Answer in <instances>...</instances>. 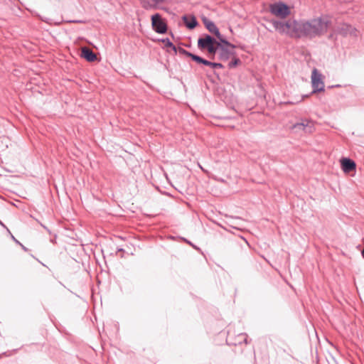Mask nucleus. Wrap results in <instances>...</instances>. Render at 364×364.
I'll return each mask as SVG.
<instances>
[{
    "label": "nucleus",
    "instance_id": "1",
    "mask_svg": "<svg viewBox=\"0 0 364 364\" xmlns=\"http://www.w3.org/2000/svg\"><path fill=\"white\" fill-rule=\"evenodd\" d=\"M273 25L279 33L288 34L291 37L313 38L326 33L330 21L327 17H320L310 21L289 19L284 23L274 21Z\"/></svg>",
    "mask_w": 364,
    "mask_h": 364
},
{
    "label": "nucleus",
    "instance_id": "2",
    "mask_svg": "<svg viewBox=\"0 0 364 364\" xmlns=\"http://www.w3.org/2000/svg\"><path fill=\"white\" fill-rule=\"evenodd\" d=\"M218 43L210 36L206 35L203 38H200L198 41V46L200 49H207L210 58H214L216 53L218 50Z\"/></svg>",
    "mask_w": 364,
    "mask_h": 364
},
{
    "label": "nucleus",
    "instance_id": "3",
    "mask_svg": "<svg viewBox=\"0 0 364 364\" xmlns=\"http://www.w3.org/2000/svg\"><path fill=\"white\" fill-rule=\"evenodd\" d=\"M221 43H218V48L219 51V58L222 60H226L233 55V50L235 46L223 38L220 40Z\"/></svg>",
    "mask_w": 364,
    "mask_h": 364
},
{
    "label": "nucleus",
    "instance_id": "4",
    "mask_svg": "<svg viewBox=\"0 0 364 364\" xmlns=\"http://www.w3.org/2000/svg\"><path fill=\"white\" fill-rule=\"evenodd\" d=\"M269 9L273 15L282 18L287 17L290 13L289 7L282 2L271 4Z\"/></svg>",
    "mask_w": 364,
    "mask_h": 364
},
{
    "label": "nucleus",
    "instance_id": "5",
    "mask_svg": "<svg viewBox=\"0 0 364 364\" xmlns=\"http://www.w3.org/2000/svg\"><path fill=\"white\" fill-rule=\"evenodd\" d=\"M311 84L313 92H321L324 90V82L323 75L317 69L314 68L311 73Z\"/></svg>",
    "mask_w": 364,
    "mask_h": 364
},
{
    "label": "nucleus",
    "instance_id": "6",
    "mask_svg": "<svg viewBox=\"0 0 364 364\" xmlns=\"http://www.w3.org/2000/svg\"><path fill=\"white\" fill-rule=\"evenodd\" d=\"M291 129L295 132H304L311 133L314 129V124L311 121L307 119H302L301 122L292 125Z\"/></svg>",
    "mask_w": 364,
    "mask_h": 364
},
{
    "label": "nucleus",
    "instance_id": "7",
    "mask_svg": "<svg viewBox=\"0 0 364 364\" xmlns=\"http://www.w3.org/2000/svg\"><path fill=\"white\" fill-rule=\"evenodd\" d=\"M151 23L156 32L159 33H166L167 29L166 24L161 19V17L159 14H156L151 16Z\"/></svg>",
    "mask_w": 364,
    "mask_h": 364
},
{
    "label": "nucleus",
    "instance_id": "8",
    "mask_svg": "<svg viewBox=\"0 0 364 364\" xmlns=\"http://www.w3.org/2000/svg\"><path fill=\"white\" fill-rule=\"evenodd\" d=\"M337 32L343 36H356L357 31L348 24H342L337 28Z\"/></svg>",
    "mask_w": 364,
    "mask_h": 364
},
{
    "label": "nucleus",
    "instance_id": "9",
    "mask_svg": "<svg viewBox=\"0 0 364 364\" xmlns=\"http://www.w3.org/2000/svg\"><path fill=\"white\" fill-rule=\"evenodd\" d=\"M341 167L345 173L355 170L356 165L355 163L350 159L343 158L341 160Z\"/></svg>",
    "mask_w": 364,
    "mask_h": 364
},
{
    "label": "nucleus",
    "instance_id": "10",
    "mask_svg": "<svg viewBox=\"0 0 364 364\" xmlns=\"http://www.w3.org/2000/svg\"><path fill=\"white\" fill-rule=\"evenodd\" d=\"M81 56L89 62H93L96 60V55L87 47H83L81 49Z\"/></svg>",
    "mask_w": 364,
    "mask_h": 364
},
{
    "label": "nucleus",
    "instance_id": "11",
    "mask_svg": "<svg viewBox=\"0 0 364 364\" xmlns=\"http://www.w3.org/2000/svg\"><path fill=\"white\" fill-rule=\"evenodd\" d=\"M205 25L206 28L212 33L215 34L219 40L222 39L220 33L217 28V26L215 25V23L210 21H205Z\"/></svg>",
    "mask_w": 364,
    "mask_h": 364
},
{
    "label": "nucleus",
    "instance_id": "12",
    "mask_svg": "<svg viewBox=\"0 0 364 364\" xmlns=\"http://www.w3.org/2000/svg\"><path fill=\"white\" fill-rule=\"evenodd\" d=\"M143 7L148 10L154 8L156 5L163 3L164 0H140Z\"/></svg>",
    "mask_w": 364,
    "mask_h": 364
},
{
    "label": "nucleus",
    "instance_id": "13",
    "mask_svg": "<svg viewBox=\"0 0 364 364\" xmlns=\"http://www.w3.org/2000/svg\"><path fill=\"white\" fill-rule=\"evenodd\" d=\"M183 20L186 26L190 29H193L197 26V21L193 16H184Z\"/></svg>",
    "mask_w": 364,
    "mask_h": 364
},
{
    "label": "nucleus",
    "instance_id": "14",
    "mask_svg": "<svg viewBox=\"0 0 364 364\" xmlns=\"http://www.w3.org/2000/svg\"><path fill=\"white\" fill-rule=\"evenodd\" d=\"M186 55L188 56H190L192 58V60H193L194 61H196L198 63H201L203 61V58H200V56H198L196 55L192 54L188 52H186Z\"/></svg>",
    "mask_w": 364,
    "mask_h": 364
},
{
    "label": "nucleus",
    "instance_id": "15",
    "mask_svg": "<svg viewBox=\"0 0 364 364\" xmlns=\"http://www.w3.org/2000/svg\"><path fill=\"white\" fill-rule=\"evenodd\" d=\"M240 63V60L238 58H234L232 61L228 64L230 68H234Z\"/></svg>",
    "mask_w": 364,
    "mask_h": 364
},
{
    "label": "nucleus",
    "instance_id": "16",
    "mask_svg": "<svg viewBox=\"0 0 364 364\" xmlns=\"http://www.w3.org/2000/svg\"><path fill=\"white\" fill-rule=\"evenodd\" d=\"M164 43H165V46L171 48L173 50H176L175 46L173 45V43L168 40H164Z\"/></svg>",
    "mask_w": 364,
    "mask_h": 364
},
{
    "label": "nucleus",
    "instance_id": "17",
    "mask_svg": "<svg viewBox=\"0 0 364 364\" xmlns=\"http://www.w3.org/2000/svg\"><path fill=\"white\" fill-rule=\"evenodd\" d=\"M210 68H212L213 69L220 68H223V65L218 63H212Z\"/></svg>",
    "mask_w": 364,
    "mask_h": 364
},
{
    "label": "nucleus",
    "instance_id": "18",
    "mask_svg": "<svg viewBox=\"0 0 364 364\" xmlns=\"http://www.w3.org/2000/svg\"><path fill=\"white\" fill-rule=\"evenodd\" d=\"M202 63V64H203V65H208V66H210H210H211V63H212V62H210V61H208V60H207L203 59V61H202V63Z\"/></svg>",
    "mask_w": 364,
    "mask_h": 364
},
{
    "label": "nucleus",
    "instance_id": "19",
    "mask_svg": "<svg viewBox=\"0 0 364 364\" xmlns=\"http://www.w3.org/2000/svg\"><path fill=\"white\" fill-rule=\"evenodd\" d=\"M362 256L364 258V249L362 250Z\"/></svg>",
    "mask_w": 364,
    "mask_h": 364
}]
</instances>
